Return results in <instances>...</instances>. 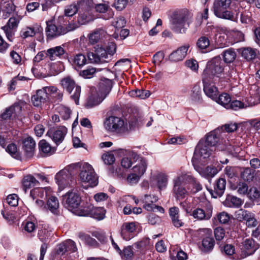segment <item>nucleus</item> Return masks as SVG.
Masks as SVG:
<instances>
[{
	"instance_id": "obj_14",
	"label": "nucleus",
	"mask_w": 260,
	"mask_h": 260,
	"mask_svg": "<svg viewBox=\"0 0 260 260\" xmlns=\"http://www.w3.org/2000/svg\"><path fill=\"white\" fill-rule=\"evenodd\" d=\"M77 249L75 243L69 239L58 244L56 247L55 251L56 254L61 256L68 252H75Z\"/></svg>"
},
{
	"instance_id": "obj_56",
	"label": "nucleus",
	"mask_w": 260,
	"mask_h": 260,
	"mask_svg": "<svg viewBox=\"0 0 260 260\" xmlns=\"http://www.w3.org/2000/svg\"><path fill=\"white\" fill-rule=\"evenodd\" d=\"M134 246L141 250L149 249L151 247L150 239L148 238H144L141 241L135 243Z\"/></svg>"
},
{
	"instance_id": "obj_55",
	"label": "nucleus",
	"mask_w": 260,
	"mask_h": 260,
	"mask_svg": "<svg viewBox=\"0 0 260 260\" xmlns=\"http://www.w3.org/2000/svg\"><path fill=\"white\" fill-rule=\"evenodd\" d=\"M91 208V206L84 207L83 208L78 207L74 211L73 213L80 216H90Z\"/></svg>"
},
{
	"instance_id": "obj_17",
	"label": "nucleus",
	"mask_w": 260,
	"mask_h": 260,
	"mask_svg": "<svg viewBox=\"0 0 260 260\" xmlns=\"http://www.w3.org/2000/svg\"><path fill=\"white\" fill-rule=\"evenodd\" d=\"M59 203L58 199L53 196H48L46 200L45 207L46 211H49L54 215H58L60 214L59 209Z\"/></svg>"
},
{
	"instance_id": "obj_50",
	"label": "nucleus",
	"mask_w": 260,
	"mask_h": 260,
	"mask_svg": "<svg viewBox=\"0 0 260 260\" xmlns=\"http://www.w3.org/2000/svg\"><path fill=\"white\" fill-rule=\"evenodd\" d=\"M105 211L101 208H94L92 206L90 216L98 220H102L104 218Z\"/></svg>"
},
{
	"instance_id": "obj_44",
	"label": "nucleus",
	"mask_w": 260,
	"mask_h": 260,
	"mask_svg": "<svg viewBox=\"0 0 260 260\" xmlns=\"http://www.w3.org/2000/svg\"><path fill=\"white\" fill-rule=\"evenodd\" d=\"M219 141V137L215 132L212 131L207 134L206 139L204 142L209 146H214Z\"/></svg>"
},
{
	"instance_id": "obj_64",
	"label": "nucleus",
	"mask_w": 260,
	"mask_h": 260,
	"mask_svg": "<svg viewBox=\"0 0 260 260\" xmlns=\"http://www.w3.org/2000/svg\"><path fill=\"white\" fill-rule=\"evenodd\" d=\"M245 221L247 226L249 228L255 227L258 224V222L255 218L254 215L251 213L249 214Z\"/></svg>"
},
{
	"instance_id": "obj_5",
	"label": "nucleus",
	"mask_w": 260,
	"mask_h": 260,
	"mask_svg": "<svg viewBox=\"0 0 260 260\" xmlns=\"http://www.w3.org/2000/svg\"><path fill=\"white\" fill-rule=\"evenodd\" d=\"M80 181L88 183L89 186L93 187L98 184V177L92 166L88 163H84L81 168L79 174Z\"/></svg>"
},
{
	"instance_id": "obj_23",
	"label": "nucleus",
	"mask_w": 260,
	"mask_h": 260,
	"mask_svg": "<svg viewBox=\"0 0 260 260\" xmlns=\"http://www.w3.org/2000/svg\"><path fill=\"white\" fill-rule=\"evenodd\" d=\"M140 158V155L136 152L132 151L127 153L121 160V166L125 169L129 168L133 163L136 162Z\"/></svg>"
},
{
	"instance_id": "obj_6",
	"label": "nucleus",
	"mask_w": 260,
	"mask_h": 260,
	"mask_svg": "<svg viewBox=\"0 0 260 260\" xmlns=\"http://www.w3.org/2000/svg\"><path fill=\"white\" fill-rule=\"evenodd\" d=\"M75 165L72 164L65 167L60 170L55 175L56 182L57 183L59 188H64L70 185V181H71L73 170Z\"/></svg>"
},
{
	"instance_id": "obj_53",
	"label": "nucleus",
	"mask_w": 260,
	"mask_h": 260,
	"mask_svg": "<svg viewBox=\"0 0 260 260\" xmlns=\"http://www.w3.org/2000/svg\"><path fill=\"white\" fill-rule=\"evenodd\" d=\"M191 98L192 101L195 102H200L201 100V88L199 84H196L193 87Z\"/></svg>"
},
{
	"instance_id": "obj_49",
	"label": "nucleus",
	"mask_w": 260,
	"mask_h": 260,
	"mask_svg": "<svg viewBox=\"0 0 260 260\" xmlns=\"http://www.w3.org/2000/svg\"><path fill=\"white\" fill-rule=\"evenodd\" d=\"M6 150L13 157L17 159H20L21 154L20 152L18 150L17 146L14 144L11 143L8 145Z\"/></svg>"
},
{
	"instance_id": "obj_35",
	"label": "nucleus",
	"mask_w": 260,
	"mask_h": 260,
	"mask_svg": "<svg viewBox=\"0 0 260 260\" xmlns=\"http://www.w3.org/2000/svg\"><path fill=\"white\" fill-rule=\"evenodd\" d=\"M224 206L231 208H239L243 204L241 199L235 196H228L223 202Z\"/></svg>"
},
{
	"instance_id": "obj_60",
	"label": "nucleus",
	"mask_w": 260,
	"mask_h": 260,
	"mask_svg": "<svg viewBox=\"0 0 260 260\" xmlns=\"http://www.w3.org/2000/svg\"><path fill=\"white\" fill-rule=\"evenodd\" d=\"M189 189L192 194H195L202 190L203 187L201 184L196 179L189 184Z\"/></svg>"
},
{
	"instance_id": "obj_47",
	"label": "nucleus",
	"mask_w": 260,
	"mask_h": 260,
	"mask_svg": "<svg viewBox=\"0 0 260 260\" xmlns=\"http://www.w3.org/2000/svg\"><path fill=\"white\" fill-rule=\"evenodd\" d=\"M39 146L40 150L44 153L51 155L54 152V148L52 147L50 144L45 140L40 141Z\"/></svg>"
},
{
	"instance_id": "obj_46",
	"label": "nucleus",
	"mask_w": 260,
	"mask_h": 260,
	"mask_svg": "<svg viewBox=\"0 0 260 260\" xmlns=\"http://www.w3.org/2000/svg\"><path fill=\"white\" fill-rule=\"evenodd\" d=\"M157 185L160 190L166 188L168 184V176L164 173H158L155 177Z\"/></svg>"
},
{
	"instance_id": "obj_42",
	"label": "nucleus",
	"mask_w": 260,
	"mask_h": 260,
	"mask_svg": "<svg viewBox=\"0 0 260 260\" xmlns=\"http://www.w3.org/2000/svg\"><path fill=\"white\" fill-rule=\"evenodd\" d=\"M223 60L226 63H231L236 57V53L233 48L225 50L221 54Z\"/></svg>"
},
{
	"instance_id": "obj_41",
	"label": "nucleus",
	"mask_w": 260,
	"mask_h": 260,
	"mask_svg": "<svg viewBox=\"0 0 260 260\" xmlns=\"http://www.w3.org/2000/svg\"><path fill=\"white\" fill-rule=\"evenodd\" d=\"M173 193L177 200L184 199L187 195V191L182 185H174Z\"/></svg>"
},
{
	"instance_id": "obj_7",
	"label": "nucleus",
	"mask_w": 260,
	"mask_h": 260,
	"mask_svg": "<svg viewBox=\"0 0 260 260\" xmlns=\"http://www.w3.org/2000/svg\"><path fill=\"white\" fill-rule=\"evenodd\" d=\"M87 57L90 63L97 64L107 63L111 60L107 50L103 47L96 48L94 52H88Z\"/></svg>"
},
{
	"instance_id": "obj_1",
	"label": "nucleus",
	"mask_w": 260,
	"mask_h": 260,
	"mask_svg": "<svg viewBox=\"0 0 260 260\" xmlns=\"http://www.w3.org/2000/svg\"><path fill=\"white\" fill-rule=\"evenodd\" d=\"M224 63L220 56H216L208 61L203 71L202 79L214 80L215 77L218 78L223 72Z\"/></svg>"
},
{
	"instance_id": "obj_48",
	"label": "nucleus",
	"mask_w": 260,
	"mask_h": 260,
	"mask_svg": "<svg viewBox=\"0 0 260 260\" xmlns=\"http://www.w3.org/2000/svg\"><path fill=\"white\" fill-rule=\"evenodd\" d=\"M210 44V42L208 37L202 36L198 39L197 46L200 50L203 51L209 47Z\"/></svg>"
},
{
	"instance_id": "obj_34",
	"label": "nucleus",
	"mask_w": 260,
	"mask_h": 260,
	"mask_svg": "<svg viewBox=\"0 0 260 260\" xmlns=\"http://www.w3.org/2000/svg\"><path fill=\"white\" fill-rule=\"evenodd\" d=\"M258 248V245L255 244L254 240L252 239H247L243 243V248L246 255L252 254Z\"/></svg>"
},
{
	"instance_id": "obj_59",
	"label": "nucleus",
	"mask_w": 260,
	"mask_h": 260,
	"mask_svg": "<svg viewBox=\"0 0 260 260\" xmlns=\"http://www.w3.org/2000/svg\"><path fill=\"white\" fill-rule=\"evenodd\" d=\"M250 213V212L246 210L240 209L235 212V216L238 220L241 221L245 220Z\"/></svg>"
},
{
	"instance_id": "obj_32",
	"label": "nucleus",
	"mask_w": 260,
	"mask_h": 260,
	"mask_svg": "<svg viewBox=\"0 0 260 260\" xmlns=\"http://www.w3.org/2000/svg\"><path fill=\"white\" fill-rule=\"evenodd\" d=\"M231 4V0H215L213 4L214 14L217 15L221 11L226 9Z\"/></svg>"
},
{
	"instance_id": "obj_62",
	"label": "nucleus",
	"mask_w": 260,
	"mask_h": 260,
	"mask_svg": "<svg viewBox=\"0 0 260 260\" xmlns=\"http://www.w3.org/2000/svg\"><path fill=\"white\" fill-rule=\"evenodd\" d=\"M102 158L104 163L108 165L113 164L115 160L114 155L111 153H107L103 154Z\"/></svg>"
},
{
	"instance_id": "obj_18",
	"label": "nucleus",
	"mask_w": 260,
	"mask_h": 260,
	"mask_svg": "<svg viewBox=\"0 0 260 260\" xmlns=\"http://www.w3.org/2000/svg\"><path fill=\"white\" fill-rule=\"evenodd\" d=\"M136 230V224L134 222H125L121 227V236L123 239L128 241L134 237Z\"/></svg>"
},
{
	"instance_id": "obj_12",
	"label": "nucleus",
	"mask_w": 260,
	"mask_h": 260,
	"mask_svg": "<svg viewBox=\"0 0 260 260\" xmlns=\"http://www.w3.org/2000/svg\"><path fill=\"white\" fill-rule=\"evenodd\" d=\"M81 6H88L87 10H89L92 8H94L96 11L101 13L107 12L108 15L104 17L105 19H109L112 17L114 13L111 9L110 8L109 5L106 4H99L95 5L93 3V0H85L80 3Z\"/></svg>"
},
{
	"instance_id": "obj_24",
	"label": "nucleus",
	"mask_w": 260,
	"mask_h": 260,
	"mask_svg": "<svg viewBox=\"0 0 260 260\" xmlns=\"http://www.w3.org/2000/svg\"><path fill=\"white\" fill-rule=\"evenodd\" d=\"M188 47L186 46H181L176 51H173L169 55V59L172 61L177 62L183 60L187 53Z\"/></svg>"
},
{
	"instance_id": "obj_39",
	"label": "nucleus",
	"mask_w": 260,
	"mask_h": 260,
	"mask_svg": "<svg viewBox=\"0 0 260 260\" xmlns=\"http://www.w3.org/2000/svg\"><path fill=\"white\" fill-rule=\"evenodd\" d=\"M49 188H36L31 190L30 192V196L32 198L33 200L38 197L41 199H43L46 197V200L48 196H50V193L48 192Z\"/></svg>"
},
{
	"instance_id": "obj_13",
	"label": "nucleus",
	"mask_w": 260,
	"mask_h": 260,
	"mask_svg": "<svg viewBox=\"0 0 260 260\" xmlns=\"http://www.w3.org/2000/svg\"><path fill=\"white\" fill-rule=\"evenodd\" d=\"M20 22V18L18 17H11L9 19L7 24L2 27L4 31L7 39L12 42L14 39L15 32L18 27Z\"/></svg>"
},
{
	"instance_id": "obj_28",
	"label": "nucleus",
	"mask_w": 260,
	"mask_h": 260,
	"mask_svg": "<svg viewBox=\"0 0 260 260\" xmlns=\"http://www.w3.org/2000/svg\"><path fill=\"white\" fill-rule=\"evenodd\" d=\"M194 169L203 177L205 178H212L218 172L217 169L213 166H208L204 169H202L201 168L196 165V168Z\"/></svg>"
},
{
	"instance_id": "obj_51",
	"label": "nucleus",
	"mask_w": 260,
	"mask_h": 260,
	"mask_svg": "<svg viewBox=\"0 0 260 260\" xmlns=\"http://www.w3.org/2000/svg\"><path fill=\"white\" fill-rule=\"evenodd\" d=\"M37 32L36 30L32 27L26 26L20 31V36L23 39L34 37Z\"/></svg>"
},
{
	"instance_id": "obj_21",
	"label": "nucleus",
	"mask_w": 260,
	"mask_h": 260,
	"mask_svg": "<svg viewBox=\"0 0 260 260\" xmlns=\"http://www.w3.org/2000/svg\"><path fill=\"white\" fill-rule=\"evenodd\" d=\"M143 204V208L148 211H152L154 209L155 203L158 201L157 197L154 195L145 194L140 200Z\"/></svg>"
},
{
	"instance_id": "obj_2",
	"label": "nucleus",
	"mask_w": 260,
	"mask_h": 260,
	"mask_svg": "<svg viewBox=\"0 0 260 260\" xmlns=\"http://www.w3.org/2000/svg\"><path fill=\"white\" fill-rule=\"evenodd\" d=\"M190 18V14L187 10L175 12L173 19L174 31L177 33H185L189 27Z\"/></svg>"
},
{
	"instance_id": "obj_9",
	"label": "nucleus",
	"mask_w": 260,
	"mask_h": 260,
	"mask_svg": "<svg viewBox=\"0 0 260 260\" xmlns=\"http://www.w3.org/2000/svg\"><path fill=\"white\" fill-rule=\"evenodd\" d=\"M209 147L206 144V142H204V140H201L199 141L195 148L192 158V162L194 168H196V165L198 160L201 159V158H206L209 157L211 151Z\"/></svg>"
},
{
	"instance_id": "obj_8",
	"label": "nucleus",
	"mask_w": 260,
	"mask_h": 260,
	"mask_svg": "<svg viewBox=\"0 0 260 260\" xmlns=\"http://www.w3.org/2000/svg\"><path fill=\"white\" fill-rule=\"evenodd\" d=\"M186 212L196 220H208L212 216V207L211 205L207 206L205 209L197 208L192 211L189 208H185Z\"/></svg>"
},
{
	"instance_id": "obj_63",
	"label": "nucleus",
	"mask_w": 260,
	"mask_h": 260,
	"mask_svg": "<svg viewBox=\"0 0 260 260\" xmlns=\"http://www.w3.org/2000/svg\"><path fill=\"white\" fill-rule=\"evenodd\" d=\"M78 11V8L76 5H71L67 6L64 10V14L66 16H72Z\"/></svg>"
},
{
	"instance_id": "obj_43",
	"label": "nucleus",
	"mask_w": 260,
	"mask_h": 260,
	"mask_svg": "<svg viewBox=\"0 0 260 260\" xmlns=\"http://www.w3.org/2000/svg\"><path fill=\"white\" fill-rule=\"evenodd\" d=\"M256 54V50L250 47L243 48L241 52L242 56L248 61L255 58Z\"/></svg>"
},
{
	"instance_id": "obj_52",
	"label": "nucleus",
	"mask_w": 260,
	"mask_h": 260,
	"mask_svg": "<svg viewBox=\"0 0 260 260\" xmlns=\"http://www.w3.org/2000/svg\"><path fill=\"white\" fill-rule=\"evenodd\" d=\"M57 110L63 119L68 120L70 118L72 111L69 107L60 105L58 107Z\"/></svg>"
},
{
	"instance_id": "obj_57",
	"label": "nucleus",
	"mask_w": 260,
	"mask_h": 260,
	"mask_svg": "<svg viewBox=\"0 0 260 260\" xmlns=\"http://www.w3.org/2000/svg\"><path fill=\"white\" fill-rule=\"evenodd\" d=\"M241 176L243 180L250 182L254 177V171L249 168H246L241 173Z\"/></svg>"
},
{
	"instance_id": "obj_27",
	"label": "nucleus",
	"mask_w": 260,
	"mask_h": 260,
	"mask_svg": "<svg viewBox=\"0 0 260 260\" xmlns=\"http://www.w3.org/2000/svg\"><path fill=\"white\" fill-rule=\"evenodd\" d=\"M137 161L138 163L133 167L132 172L142 177L146 172L147 162L145 158L140 156Z\"/></svg>"
},
{
	"instance_id": "obj_58",
	"label": "nucleus",
	"mask_w": 260,
	"mask_h": 260,
	"mask_svg": "<svg viewBox=\"0 0 260 260\" xmlns=\"http://www.w3.org/2000/svg\"><path fill=\"white\" fill-rule=\"evenodd\" d=\"M202 245L205 251H210L213 249L214 245V239L210 237H207L203 239Z\"/></svg>"
},
{
	"instance_id": "obj_25",
	"label": "nucleus",
	"mask_w": 260,
	"mask_h": 260,
	"mask_svg": "<svg viewBox=\"0 0 260 260\" xmlns=\"http://www.w3.org/2000/svg\"><path fill=\"white\" fill-rule=\"evenodd\" d=\"M169 215L172 223L176 228H180L183 225V221L180 219L179 209L178 207H173L169 209Z\"/></svg>"
},
{
	"instance_id": "obj_15",
	"label": "nucleus",
	"mask_w": 260,
	"mask_h": 260,
	"mask_svg": "<svg viewBox=\"0 0 260 260\" xmlns=\"http://www.w3.org/2000/svg\"><path fill=\"white\" fill-rule=\"evenodd\" d=\"M204 85L203 90L206 95L213 100L217 99L218 95L217 88L213 84L215 81L202 79Z\"/></svg>"
},
{
	"instance_id": "obj_36",
	"label": "nucleus",
	"mask_w": 260,
	"mask_h": 260,
	"mask_svg": "<svg viewBox=\"0 0 260 260\" xmlns=\"http://www.w3.org/2000/svg\"><path fill=\"white\" fill-rule=\"evenodd\" d=\"M112 87V81L109 79H102L99 83V90L101 92V93L105 95L106 96L107 94L110 91Z\"/></svg>"
},
{
	"instance_id": "obj_31",
	"label": "nucleus",
	"mask_w": 260,
	"mask_h": 260,
	"mask_svg": "<svg viewBox=\"0 0 260 260\" xmlns=\"http://www.w3.org/2000/svg\"><path fill=\"white\" fill-rule=\"evenodd\" d=\"M47 98L48 96L45 91L42 89H40L37 90L36 94L31 97V102L35 106L39 107L42 103H44Z\"/></svg>"
},
{
	"instance_id": "obj_54",
	"label": "nucleus",
	"mask_w": 260,
	"mask_h": 260,
	"mask_svg": "<svg viewBox=\"0 0 260 260\" xmlns=\"http://www.w3.org/2000/svg\"><path fill=\"white\" fill-rule=\"evenodd\" d=\"M216 16L218 18L228 19L233 21H237V17L235 16L232 12L226 10V9L221 11Z\"/></svg>"
},
{
	"instance_id": "obj_26",
	"label": "nucleus",
	"mask_w": 260,
	"mask_h": 260,
	"mask_svg": "<svg viewBox=\"0 0 260 260\" xmlns=\"http://www.w3.org/2000/svg\"><path fill=\"white\" fill-rule=\"evenodd\" d=\"M65 53L64 49L61 46H56L51 48L47 50L46 54L49 57L50 60H55L58 58H61Z\"/></svg>"
},
{
	"instance_id": "obj_38",
	"label": "nucleus",
	"mask_w": 260,
	"mask_h": 260,
	"mask_svg": "<svg viewBox=\"0 0 260 260\" xmlns=\"http://www.w3.org/2000/svg\"><path fill=\"white\" fill-rule=\"evenodd\" d=\"M92 94L89 98L86 103L87 108H92L100 104L105 98V95Z\"/></svg>"
},
{
	"instance_id": "obj_10",
	"label": "nucleus",
	"mask_w": 260,
	"mask_h": 260,
	"mask_svg": "<svg viewBox=\"0 0 260 260\" xmlns=\"http://www.w3.org/2000/svg\"><path fill=\"white\" fill-rule=\"evenodd\" d=\"M68 133V129L64 126L53 127L47 133V135L57 145L62 143Z\"/></svg>"
},
{
	"instance_id": "obj_29",
	"label": "nucleus",
	"mask_w": 260,
	"mask_h": 260,
	"mask_svg": "<svg viewBox=\"0 0 260 260\" xmlns=\"http://www.w3.org/2000/svg\"><path fill=\"white\" fill-rule=\"evenodd\" d=\"M22 183L25 192L26 191L27 189L40 185L39 182L36 178L30 174L26 175L23 177Z\"/></svg>"
},
{
	"instance_id": "obj_40",
	"label": "nucleus",
	"mask_w": 260,
	"mask_h": 260,
	"mask_svg": "<svg viewBox=\"0 0 260 260\" xmlns=\"http://www.w3.org/2000/svg\"><path fill=\"white\" fill-rule=\"evenodd\" d=\"M1 8L5 13L4 14L5 18L9 17L10 15L13 13L15 9V6L11 1L2 3Z\"/></svg>"
},
{
	"instance_id": "obj_19",
	"label": "nucleus",
	"mask_w": 260,
	"mask_h": 260,
	"mask_svg": "<svg viewBox=\"0 0 260 260\" xmlns=\"http://www.w3.org/2000/svg\"><path fill=\"white\" fill-rule=\"evenodd\" d=\"M46 32L47 37L52 39L66 34L67 31L64 29V26H56L51 23L47 22Z\"/></svg>"
},
{
	"instance_id": "obj_30",
	"label": "nucleus",
	"mask_w": 260,
	"mask_h": 260,
	"mask_svg": "<svg viewBox=\"0 0 260 260\" xmlns=\"http://www.w3.org/2000/svg\"><path fill=\"white\" fill-rule=\"evenodd\" d=\"M107 36V33L104 29L98 28L89 36V41L92 44L97 43L102 40Z\"/></svg>"
},
{
	"instance_id": "obj_37",
	"label": "nucleus",
	"mask_w": 260,
	"mask_h": 260,
	"mask_svg": "<svg viewBox=\"0 0 260 260\" xmlns=\"http://www.w3.org/2000/svg\"><path fill=\"white\" fill-rule=\"evenodd\" d=\"M45 57V53L43 51L39 52L34 57L33 59V61L34 63V66L31 69V71L33 73L34 75L37 77H44L45 76L42 75V74H40L39 72L38 68L39 67L38 65L36 64V63L39 62L40 61L42 60Z\"/></svg>"
},
{
	"instance_id": "obj_4",
	"label": "nucleus",
	"mask_w": 260,
	"mask_h": 260,
	"mask_svg": "<svg viewBox=\"0 0 260 260\" xmlns=\"http://www.w3.org/2000/svg\"><path fill=\"white\" fill-rule=\"evenodd\" d=\"M105 128L109 132L122 133L127 129V123L123 119L116 116H109L104 122Z\"/></svg>"
},
{
	"instance_id": "obj_33",
	"label": "nucleus",
	"mask_w": 260,
	"mask_h": 260,
	"mask_svg": "<svg viewBox=\"0 0 260 260\" xmlns=\"http://www.w3.org/2000/svg\"><path fill=\"white\" fill-rule=\"evenodd\" d=\"M71 61L76 70H78L83 67L87 63V59L86 56L83 54H77L71 58Z\"/></svg>"
},
{
	"instance_id": "obj_20",
	"label": "nucleus",
	"mask_w": 260,
	"mask_h": 260,
	"mask_svg": "<svg viewBox=\"0 0 260 260\" xmlns=\"http://www.w3.org/2000/svg\"><path fill=\"white\" fill-rule=\"evenodd\" d=\"M35 147V141L31 137H27L23 141V149L27 157H31L34 155Z\"/></svg>"
},
{
	"instance_id": "obj_11",
	"label": "nucleus",
	"mask_w": 260,
	"mask_h": 260,
	"mask_svg": "<svg viewBox=\"0 0 260 260\" xmlns=\"http://www.w3.org/2000/svg\"><path fill=\"white\" fill-rule=\"evenodd\" d=\"M81 198L79 194L74 191H69L63 197V202L68 210L74 212L81 204Z\"/></svg>"
},
{
	"instance_id": "obj_16",
	"label": "nucleus",
	"mask_w": 260,
	"mask_h": 260,
	"mask_svg": "<svg viewBox=\"0 0 260 260\" xmlns=\"http://www.w3.org/2000/svg\"><path fill=\"white\" fill-rule=\"evenodd\" d=\"M226 183L224 178H219L218 179L214 185V189H208L212 197L214 198L221 197L224 192Z\"/></svg>"
},
{
	"instance_id": "obj_45",
	"label": "nucleus",
	"mask_w": 260,
	"mask_h": 260,
	"mask_svg": "<svg viewBox=\"0 0 260 260\" xmlns=\"http://www.w3.org/2000/svg\"><path fill=\"white\" fill-rule=\"evenodd\" d=\"M217 103L223 106L225 108L228 109L230 106V103L231 101L230 95L226 93H223L217 96V99L215 100Z\"/></svg>"
},
{
	"instance_id": "obj_3",
	"label": "nucleus",
	"mask_w": 260,
	"mask_h": 260,
	"mask_svg": "<svg viewBox=\"0 0 260 260\" xmlns=\"http://www.w3.org/2000/svg\"><path fill=\"white\" fill-rule=\"evenodd\" d=\"M60 84L63 89L71 94V98L76 105L79 104V98L81 94V87L76 84L75 81L70 77H66L62 79Z\"/></svg>"
},
{
	"instance_id": "obj_22",
	"label": "nucleus",
	"mask_w": 260,
	"mask_h": 260,
	"mask_svg": "<svg viewBox=\"0 0 260 260\" xmlns=\"http://www.w3.org/2000/svg\"><path fill=\"white\" fill-rule=\"evenodd\" d=\"M21 110V105L19 103H16L13 105L6 108L4 112L1 114L0 118L4 120L9 119L13 114H19Z\"/></svg>"
},
{
	"instance_id": "obj_61",
	"label": "nucleus",
	"mask_w": 260,
	"mask_h": 260,
	"mask_svg": "<svg viewBox=\"0 0 260 260\" xmlns=\"http://www.w3.org/2000/svg\"><path fill=\"white\" fill-rule=\"evenodd\" d=\"M229 106L228 109H232L235 111L244 108V104L238 100L231 101Z\"/></svg>"
}]
</instances>
